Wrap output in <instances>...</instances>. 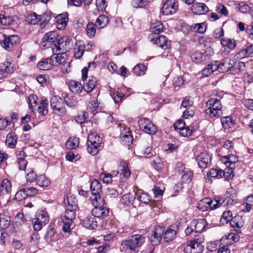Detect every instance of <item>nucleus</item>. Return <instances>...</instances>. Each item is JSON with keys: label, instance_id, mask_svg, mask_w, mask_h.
Returning <instances> with one entry per match:
<instances>
[{"label": "nucleus", "instance_id": "obj_36", "mask_svg": "<svg viewBox=\"0 0 253 253\" xmlns=\"http://www.w3.org/2000/svg\"><path fill=\"white\" fill-rule=\"evenodd\" d=\"M48 100L46 99H42L40 102V104L38 106V110L39 113L42 115H46L48 113Z\"/></svg>", "mask_w": 253, "mask_h": 253}, {"label": "nucleus", "instance_id": "obj_33", "mask_svg": "<svg viewBox=\"0 0 253 253\" xmlns=\"http://www.w3.org/2000/svg\"><path fill=\"white\" fill-rule=\"evenodd\" d=\"M90 190L92 195L100 193L102 192V185L101 183L97 179H94L90 184Z\"/></svg>", "mask_w": 253, "mask_h": 253}, {"label": "nucleus", "instance_id": "obj_58", "mask_svg": "<svg viewBox=\"0 0 253 253\" xmlns=\"http://www.w3.org/2000/svg\"><path fill=\"white\" fill-rule=\"evenodd\" d=\"M40 25L42 28H44L51 19L50 15L48 13L40 15Z\"/></svg>", "mask_w": 253, "mask_h": 253}, {"label": "nucleus", "instance_id": "obj_14", "mask_svg": "<svg viewBox=\"0 0 253 253\" xmlns=\"http://www.w3.org/2000/svg\"><path fill=\"white\" fill-rule=\"evenodd\" d=\"M92 214L99 218H104L109 215V209L104 206H95L91 211Z\"/></svg>", "mask_w": 253, "mask_h": 253}, {"label": "nucleus", "instance_id": "obj_40", "mask_svg": "<svg viewBox=\"0 0 253 253\" xmlns=\"http://www.w3.org/2000/svg\"><path fill=\"white\" fill-rule=\"evenodd\" d=\"M10 222V216L4 214H0V229L4 230L7 228Z\"/></svg>", "mask_w": 253, "mask_h": 253}, {"label": "nucleus", "instance_id": "obj_20", "mask_svg": "<svg viewBox=\"0 0 253 253\" xmlns=\"http://www.w3.org/2000/svg\"><path fill=\"white\" fill-rule=\"evenodd\" d=\"M11 189L10 181L7 179H3L0 183V196L9 195Z\"/></svg>", "mask_w": 253, "mask_h": 253}, {"label": "nucleus", "instance_id": "obj_63", "mask_svg": "<svg viewBox=\"0 0 253 253\" xmlns=\"http://www.w3.org/2000/svg\"><path fill=\"white\" fill-rule=\"evenodd\" d=\"M236 7L242 13H247L250 10L249 6L244 2L237 4Z\"/></svg>", "mask_w": 253, "mask_h": 253}, {"label": "nucleus", "instance_id": "obj_31", "mask_svg": "<svg viewBox=\"0 0 253 253\" xmlns=\"http://www.w3.org/2000/svg\"><path fill=\"white\" fill-rule=\"evenodd\" d=\"M33 228L34 230L38 231L42 229L43 225H45L47 222V217L45 216L43 220H41L40 217H36L33 219Z\"/></svg>", "mask_w": 253, "mask_h": 253}, {"label": "nucleus", "instance_id": "obj_19", "mask_svg": "<svg viewBox=\"0 0 253 253\" xmlns=\"http://www.w3.org/2000/svg\"><path fill=\"white\" fill-rule=\"evenodd\" d=\"M85 43L84 41L78 40L76 42L74 48V57L77 59L81 58L85 51Z\"/></svg>", "mask_w": 253, "mask_h": 253}, {"label": "nucleus", "instance_id": "obj_39", "mask_svg": "<svg viewBox=\"0 0 253 253\" xmlns=\"http://www.w3.org/2000/svg\"><path fill=\"white\" fill-rule=\"evenodd\" d=\"M153 167L158 171L167 168V164L159 157H156L153 161Z\"/></svg>", "mask_w": 253, "mask_h": 253}, {"label": "nucleus", "instance_id": "obj_26", "mask_svg": "<svg viewBox=\"0 0 253 253\" xmlns=\"http://www.w3.org/2000/svg\"><path fill=\"white\" fill-rule=\"evenodd\" d=\"M194 13L197 14H203L207 12L209 10L208 6L203 3H196L192 8Z\"/></svg>", "mask_w": 253, "mask_h": 253}, {"label": "nucleus", "instance_id": "obj_42", "mask_svg": "<svg viewBox=\"0 0 253 253\" xmlns=\"http://www.w3.org/2000/svg\"><path fill=\"white\" fill-rule=\"evenodd\" d=\"M92 201V205L95 206H104L105 204V200L103 197L100 195V193L92 195L91 197Z\"/></svg>", "mask_w": 253, "mask_h": 253}, {"label": "nucleus", "instance_id": "obj_61", "mask_svg": "<svg viewBox=\"0 0 253 253\" xmlns=\"http://www.w3.org/2000/svg\"><path fill=\"white\" fill-rule=\"evenodd\" d=\"M230 224L234 227H242L243 223L241 216H235L230 222Z\"/></svg>", "mask_w": 253, "mask_h": 253}, {"label": "nucleus", "instance_id": "obj_50", "mask_svg": "<svg viewBox=\"0 0 253 253\" xmlns=\"http://www.w3.org/2000/svg\"><path fill=\"white\" fill-rule=\"evenodd\" d=\"M221 122L225 128H228L233 126L234 123L230 116L222 117L220 119Z\"/></svg>", "mask_w": 253, "mask_h": 253}, {"label": "nucleus", "instance_id": "obj_15", "mask_svg": "<svg viewBox=\"0 0 253 253\" xmlns=\"http://www.w3.org/2000/svg\"><path fill=\"white\" fill-rule=\"evenodd\" d=\"M213 202L209 198H204L200 201L197 204V209L202 211L208 210V208L213 210L216 208L215 205L213 204Z\"/></svg>", "mask_w": 253, "mask_h": 253}, {"label": "nucleus", "instance_id": "obj_11", "mask_svg": "<svg viewBox=\"0 0 253 253\" xmlns=\"http://www.w3.org/2000/svg\"><path fill=\"white\" fill-rule=\"evenodd\" d=\"M203 246L198 239H194L190 242L184 248L185 253H201L203 251Z\"/></svg>", "mask_w": 253, "mask_h": 253}, {"label": "nucleus", "instance_id": "obj_18", "mask_svg": "<svg viewBox=\"0 0 253 253\" xmlns=\"http://www.w3.org/2000/svg\"><path fill=\"white\" fill-rule=\"evenodd\" d=\"M150 29L152 33L149 35V39L151 41H154V39L157 35L163 31V26L161 21H158L156 23H153L151 25Z\"/></svg>", "mask_w": 253, "mask_h": 253}, {"label": "nucleus", "instance_id": "obj_27", "mask_svg": "<svg viewBox=\"0 0 253 253\" xmlns=\"http://www.w3.org/2000/svg\"><path fill=\"white\" fill-rule=\"evenodd\" d=\"M82 223L84 227L89 229H94L97 226L95 219L91 216L86 217L83 219Z\"/></svg>", "mask_w": 253, "mask_h": 253}, {"label": "nucleus", "instance_id": "obj_56", "mask_svg": "<svg viewBox=\"0 0 253 253\" xmlns=\"http://www.w3.org/2000/svg\"><path fill=\"white\" fill-rule=\"evenodd\" d=\"M99 178L103 183L109 184L112 182V174L109 173L102 172L99 175Z\"/></svg>", "mask_w": 253, "mask_h": 253}, {"label": "nucleus", "instance_id": "obj_6", "mask_svg": "<svg viewBox=\"0 0 253 253\" xmlns=\"http://www.w3.org/2000/svg\"><path fill=\"white\" fill-rule=\"evenodd\" d=\"M50 106L55 114L63 116L66 113V109L62 99L58 96H53L50 99Z\"/></svg>", "mask_w": 253, "mask_h": 253}, {"label": "nucleus", "instance_id": "obj_37", "mask_svg": "<svg viewBox=\"0 0 253 253\" xmlns=\"http://www.w3.org/2000/svg\"><path fill=\"white\" fill-rule=\"evenodd\" d=\"M53 61V66H56L60 64L64 63L66 61V58L64 57V52L63 53L54 54L51 57Z\"/></svg>", "mask_w": 253, "mask_h": 253}, {"label": "nucleus", "instance_id": "obj_64", "mask_svg": "<svg viewBox=\"0 0 253 253\" xmlns=\"http://www.w3.org/2000/svg\"><path fill=\"white\" fill-rule=\"evenodd\" d=\"M216 11L219 14L227 16L228 14V11L226 7L222 4H218L216 6Z\"/></svg>", "mask_w": 253, "mask_h": 253}, {"label": "nucleus", "instance_id": "obj_49", "mask_svg": "<svg viewBox=\"0 0 253 253\" xmlns=\"http://www.w3.org/2000/svg\"><path fill=\"white\" fill-rule=\"evenodd\" d=\"M165 189V188L164 187L163 185H161L160 183H157L156 185H155L153 189L155 197L158 198L162 196Z\"/></svg>", "mask_w": 253, "mask_h": 253}, {"label": "nucleus", "instance_id": "obj_3", "mask_svg": "<svg viewBox=\"0 0 253 253\" xmlns=\"http://www.w3.org/2000/svg\"><path fill=\"white\" fill-rule=\"evenodd\" d=\"M20 42L19 37L17 35L8 36L0 33V43L1 46L7 51H11Z\"/></svg>", "mask_w": 253, "mask_h": 253}, {"label": "nucleus", "instance_id": "obj_57", "mask_svg": "<svg viewBox=\"0 0 253 253\" xmlns=\"http://www.w3.org/2000/svg\"><path fill=\"white\" fill-rule=\"evenodd\" d=\"M87 110L91 112L99 111L100 110L97 100H92L89 102L87 106Z\"/></svg>", "mask_w": 253, "mask_h": 253}, {"label": "nucleus", "instance_id": "obj_60", "mask_svg": "<svg viewBox=\"0 0 253 253\" xmlns=\"http://www.w3.org/2000/svg\"><path fill=\"white\" fill-rule=\"evenodd\" d=\"M40 15H38L36 13H33L28 17V21L29 23L35 25L40 22Z\"/></svg>", "mask_w": 253, "mask_h": 253}, {"label": "nucleus", "instance_id": "obj_2", "mask_svg": "<svg viewBox=\"0 0 253 253\" xmlns=\"http://www.w3.org/2000/svg\"><path fill=\"white\" fill-rule=\"evenodd\" d=\"M208 108L206 110V114L210 117H219L222 114V105L220 101L217 98H211L206 103Z\"/></svg>", "mask_w": 253, "mask_h": 253}, {"label": "nucleus", "instance_id": "obj_34", "mask_svg": "<svg viewBox=\"0 0 253 253\" xmlns=\"http://www.w3.org/2000/svg\"><path fill=\"white\" fill-rule=\"evenodd\" d=\"M18 137L14 132L9 133L6 136V143L10 148H14L17 142Z\"/></svg>", "mask_w": 253, "mask_h": 253}, {"label": "nucleus", "instance_id": "obj_13", "mask_svg": "<svg viewBox=\"0 0 253 253\" xmlns=\"http://www.w3.org/2000/svg\"><path fill=\"white\" fill-rule=\"evenodd\" d=\"M144 242V238L141 235L135 234L129 237L127 240V246L132 250L142 245Z\"/></svg>", "mask_w": 253, "mask_h": 253}, {"label": "nucleus", "instance_id": "obj_21", "mask_svg": "<svg viewBox=\"0 0 253 253\" xmlns=\"http://www.w3.org/2000/svg\"><path fill=\"white\" fill-rule=\"evenodd\" d=\"M177 227L175 225H171L166 231L164 239L165 242L172 240L176 236Z\"/></svg>", "mask_w": 253, "mask_h": 253}, {"label": "nucleus", "instance_id": "obj_38", "mask_svg": "<svg viewBox=\"0 0 253 253\" xmlns=\"http://www.w3.org/2000/svg\"><path fill=\"white\" fill-rule=\"evenodd\" d=\"M79 142V138L76 137H70L66 142V148L69 150L75 149L78 146Z\"/></svg>", "mask_w": 253, "mask_h": 253}, {"label": "nucleus", "instance_id": "obj_32", "mask_svg": "<svg viewBox=\"0 0 253 253\" xmlns=\"http://www.w3.org/2000/svg\"><path fill=\"white\" fill-rule=\"evenodd\" d=\"M16 17L0 14V22L3 26L12 25L14 24Z\"/></svg>", "mask_w": 253, "mask_h": 253}, {"label": "nucleus", "instance_id": "obj_10", "mask_svg": "<svg viewBox=\"0 0 253 253\" xmlns=\"http://www.w3.org/2000/svg\"><path fill=\"white\" fill-rule=\"evenodd\" d=\"M196 161L201 168H206L211 165V157L207 152H203L199 154Z\"/></svg>", "mask_w": 253, "mask_h": 253}, {"label": "nucleus", "instance_id": "obj_46", "mask_svg": "<svg viewBox=\"0 0 253 253\" xmlns=\"http://www.w3.org/2000/svg\"><path fill=\"white\" fill-rule=\"evenodd\" d=\"M224 159L226 160L224 161V163L227 167H230L232 169V165H234L237 161L238 158L237 157L233 154L227 155L224 157Z\"/></svg>", "mask_w": 253, "mask_h": 253}, {"label": "nucleus", "instance_id": "obj_7", "mask_svg": "<svg viewBox=\"0 0 253 253\" xmlns=\"http://www.w3.org/2000/svg\"><path fill=\"white\" fill-rule=\"evenodd\" d=\"M139 128L145 133L154 134L157 131V127L148 119L142 118L138 122Z\"/></svg>", "mask_w": 253, "mask_h": 253}, {"label": "nucleus", "instance_id": "obj_4", "mask_svg": "<svg viewBox=\"0 0 253 253\" xmlns=\"http://www.w3.org/2000/svg\"><path fill=\"white\" fill-rule=\"evenodd\" d=\"M102 138L98 135L92 133L88 136L87 151L92 155H96L101 147Z\"/></svg>", "mask_w": 253, "mask_h": 253}, {"label": "nucleus", "instance_id": "obj_54", "mask_svg": "<svg viewBox=\"0 0 253 253\" xmlns=\"http://www.w3.org/2000/svg\"><path fill=\"white\" fill-rule=\"evenodd\" d=\"M44 238L46 242L51 243L55 241V231L52 228H49L47 230L46 233L44 236Z\"/></svg>", "mask_w": 253, "mask_h": 253}, {"label": "nucleus", "instance_id": "obj_30", "mask_svg": "<svg viewBox=\"0 0 253 253\" xmlns=\"http://www.w3.org/2000/svg\"><path fill=\"white\" fill-rule=\"evenodd\" d=\"M151 41L155 43L159 47L165 49L168 48L169 47L168 41L166 38L164 36L157 35L154 39V41Z\"/></svg>", "mask_w": 253, "mask_h": 253}, {"label": "nucleus", "instance_id": "obj_17", "mask_svg": "<svg viewBox=\"0 0 253 253\" xmlns=\"http://www.w3.org/2000/svg\"><path fill=\"white\" fill-rule=\"evenodd\" d=\"M13 66L9 62L0 64V79L6 77L9 74L13 72Z\"/></svg>", "mask_w": 253, "mask_h": 253}, {"label": "nucleus", "instance_id": "obj_22", "mask_svg": "<svg viewBox=\"0 0 253 253\" xmlns=\"http://www.w3.org/2000/svg\"><path fill=\"white\" fill-rule=\"evenodd\" d=\"M119 174L120 176H123L124 178L126 177V162L125 160L120 161L118 170L112 171L111 174H112V176H115Z\"/></svg>", "mask_w": 253, "mask_h": 253}, {"label": "nucleus", "instance_id": "obj_62", "mask_svg": "<svg viewBox=\"0 0 253 253\" xmlns=\"http://www.w3.org/2000/svg\"><path fill=\"white\" fill-rule=\"evenodd\" d=\"M221 44L224 46H227L229 49H233L235 46V41L230 39L222 40L221 41Z\"/></svg>", "mask_w": 253, "mask_h": 253}, {"label": "nucleus", "instance_id": "obj_52", "mask_svg": "<svg viewBox=\"0 0 253 253\" xmlns=\"http://www.w3.org/2000/svg\"><path fill=\"white\" fill-rule=\"evenodd\" d=\"M146 69L144 65L139 64L133 68V72L137 76H143L145 74Z\"/></svg>", "mask_w": 253, "mask_h": 253}, {"label": "nucleus", "instance_id": "obj_51", "mask_svg": "<svg viewBox=\"0 0 253 253\" xmlns=\"http://www.w3.org/2000/svg\"><path fill=\"white\" fill-rule=\"evenodd\" d=\"M223 173V170L221 169H211L209 172L208 173L207 176L213 178H220L222 177Z\"/></svg>", "mask_w": 253, "mask_h": 253}, {"label": "nucleus", "instance_id": "obj_43", "mask_svg": "<svg viewBox=\"0 0 253 253\" xmlns=\"http://www.w3.org/2000/svg\"><path fill=\"white\" fill-rule=\"evenodd\" d=\"M206 55L201 52H196L191 56L192 60L196 63H199L206 60Z\"/></svg>", "mask_w": 253, "mask_h": 253}, {"label": "nucleus", "instance_id": "obj_29", "mask_svg": "<svg viewBox=\"0 0 253 253\" xmlns=\"http://www.w3.org/2000/svg\"><path fill=\"white\" fill-rule=\"evenodd\" d=\"M184 27H185V28L187 29L188 33L190 30H191L194 32H198L199 33L203 34L206 31V28L204 27L203 23H197L191 26L189 25L183 26L182 30L184 32H186L185 31H184Z\"/></svg>", "mask_w": 253, "mask_h": 253}, {"label": "nucleus", "instance_id": "obj_9", "mask_svg": "<svg viewBox=\"0 0 253 253\" xmlns=\"http://www.w3.org/2000/svg\"><path fill=\"white\" fill-rule=\"evenodd\" d=\"M218 67L217 70L219 72H226L235 66V60L230 58H225L221 62L215 61Z\"/></svg>", "mask_w": 253, "mask_h": 253}, {"label": "nucleus", "instance_id": "obj_41", "mask_svg": "<svg viewBox=\"0 0 253 253\" xmlns=\"http://www.w3.org/2000/svg\"><path fill=\"white\" fill-rule=\"evenodd\" d=\"M65 104L69 107H73L78 103L76 97L72 95H66L64 98Z\"/></svg>", "mask_w": 253, "mask_h": 253}, {"label": "nucleus", "instance_id": "obj_25", "mask_svg": "<svg viewBox=\"0 0 253 253\" xmlns=\"http://www.w3.org/2000/svg\"><path fill=\"white\" fill-rule=\"evenodd\" d=\"M96 78L94 77H91L86 82H85V81L84 82L83 88L84 89L85 92L89 93L93 90L96 85Z\"/></svg>", "mask_w": 253, "mask_h": 253}, {"label": "nucleus", "instance_id": "obj_8", "mask_svg": "<svg viewBox=\"0 0 253 253\" xmlns=\"http://www.w3.org/2000/svg\"><path fill=\"white\" fill-rule=\"evenodd\" d=\"M178 4L175 0H167L163 4L162 12L165 15L174 14L178 10Z\"/></svg>", "mask_w": 253, "mask_h": 253}, {"label": "nucleus", "instance_id": "obj_1", "mask_svg": "<svg viewBox=\"0 0 253 253\" xmlns=\"http://www.w3.org/2000/svg\"><path fill=\"white\" fill-rule=\"evenodd\" d=\"M67 209L61 216L62 228L64 233H69L74 227L73 220L76 217L75 211L77 208V200L73 196H67Z\"/></svg>", "mask_w": 253, "mask_h": 253}, {"label": "nucleus", "instance_id": "obj_23", "mask_svg": "<svg viewBox=\"0 0 253 253\" xmlns=\"http://www.w3.org/2000/svg\"><path fill=\"white\" fill-rule=\"evenodd\" d=\"M68 87L71 92L75 94H80L83 90V85L77 81L71 80L68 82Z\"/></svg>", "mask_w": 253, "mask_h": 253}, {"label": "nucleus", "instance_id": "obj_45", "mask_svg": "<svg viewBox=\"0 0 253 253\" xmlns=\"http://www.w3.org/2000/svg\"><path fill=\"white\" fill-rule=\"evenodd\" d=\"M109 19L106 15H100L96 20V25L99 28H103L107 25Z\"/></svg>", "mask_w": 253, "mask_h": 253}, {"label": "nucleus", "instance_id": "obj_5", "mask_svg": "<svg viewBox=\"0 0 253 253\" xmlns=\"http://www.w3.org/2000/svg\"><path fill=\"white\" fill-rule=\"evenodd\" d=\"M58 34L56 31H52L46 33L43 37L40 43V47L42 49L54 46V43L57 41Z\"/></svg>", "mask_w": 253, "mask_h": 253}, {"label": "nucleus", "instance_id": "obj_28", "mask_svg": "<svg viewBox=\"0 0 253 253\" xmlns=\"http://www.w3.org/2000/svg\"><path fill=\"white\" fill-rule=\"evenodd\" d=\"M52 59L50 58H45L39 62L37 65L38 69L42 70H48L51 68L53 66Z\"/></svg>", "mask_w": 253, "mask_h": 253}, {"label": "nucleus", "instance_id": "obj_53", "mask_svg": "<svg viewBox=\"0 0 253 253\" xmlns=\"http://www.w3.org/2000/svg\"><path fill=\"white\" fill-rule=\"evenodd\" d=\"M88 119V114L86 111H82L76 118V122L79 124L85 123Z\"/></svg>", "mask_w": 253, "mask_h": 253}, {"label": "nucleus", "instance_id": "obj_44", "mask_svg": "<svg viewBox=\"0 0 253 253\" xmlns=\"http://www.w3.org/2000/svg\"><path fill=\"white\" fill-rule=\"evenodd\" d=\"M56 22L58 29H62L66 27L68 21V18L63 14H60L56 16Z\"/></svg>", "mask_w": 253, "mask_h": 253}, {"label": "nucleus", "instance_id": "obj_48", "mask_svg": "<svg viewBox=\"0 0 253 253\" xmlns=\"http://www.w3.org/2000/svg\"><path fill=\"white\" fill-rule=\"evenodd\" d=\"M135 195H137V198L141 202L144 204H148L151 200V197L147 193L141 192L140 190L136 193H135Z\"/></svg>", "mask_w": 253, "mask_h": 253}, {"label": "nucleus", "instance_id": "obj_12", "mask_svg": "<svg viewBox=\"0 0 253 253\" xmlns=\"http://www.w3.org/2000/svg\"><path fill=\"white\" fill-rule=\"evenodd\" d=\"M164 228L162 227L156 226L152 231L150 240L152 245L157 246L159 244L164 234Z\"/></svg>", "mask_w": 253, "mask_h": 253}, {"label": "nucleus", "instance_id": "obj_35", "mask_svg": "<svg viewBox=\"0 0 253 253\" xmlns=\"http://www.w3.org/2000/svg\"><path fill=\"white\" fill-rule=\"evenodd\" d=\"M215 63V61L211 64H208L203 71V75L205 77H208L213 71L217 70L218 67Z\"/></svg>", "mask_w": 253, "mask_h": 253}, {"label": "nucleus", "instance_id": "obj_16", "mask_svg": "<svg viewBox=\"0 0 253 253\" xmlns=\"http://www.w3.org/2000/svg\"><path fill=\"white\" fill-rule=\"evenodd\" d=\"M69 39L68 37H62L60 39L57 40L56 42L54 43V46L52 47V49L53 52L55 51L56 52L61 51L64 52V50H66V49H64L65 47L69 44Z\"/></svg>", "mask_w": 253, "mask_h": 253}, {"label": "nucleus", "instance_id": "obj_59", "mask_svg": "<svg viewBox=\"0 0 253 253\" xmlns=\"http://www.w3.org/2000/svg\"><path fill=\"white\" fill-rule=\"evenodd\" d=\"M111 96L116 103L120 102L125 97L124 94L118 90L113 92Z\"/></svg>", "mask_w": 253, "mask_h": 253}, {"label": "nucleus", "instance_id": "obj_55", "mask_svg": "<svg viewBox=\"0 0 253 253\" xmlns=\"http://www.w3.org/2000/svg\"><path fill=\"white\" fill-rule=\"evenodd\" d=\"M96 25L93 23H89L86 25V33L88 37L93 38L96 33Z\"/></svg>", "mask_w": 253, "mask_h": 253}, {"label": "nucleus", "instance_id": "obj_24", "mask_svg": "<svg viewBox=\"0 0 253 253\" xmlns=\"http://www.w3.org/2000/svg\"><path fill=\"white\" fill-rule=\"evenodd\" d=\"M191 225L194 227L195 232L200 233L202 232L206 227V220L204 219L194 220L191 222Z\"/></svg>", "mask_w": 253, "mask_h": 253}, {"label": "nucleus", "instance_id": "obj_47", "mask_svg": "<svg viewBox=\"0 0 253 253\" xmlns=\"http://www.w3.org/2000/svg\"><path fill=\"white\" fill-rule=\"evenodd\" d=\"M37 184L41 187H47L50 184V181L44 175H40L36 179Z\"/></svg>", "mask_w": 253, "mask_h": 253}]
</instances>
